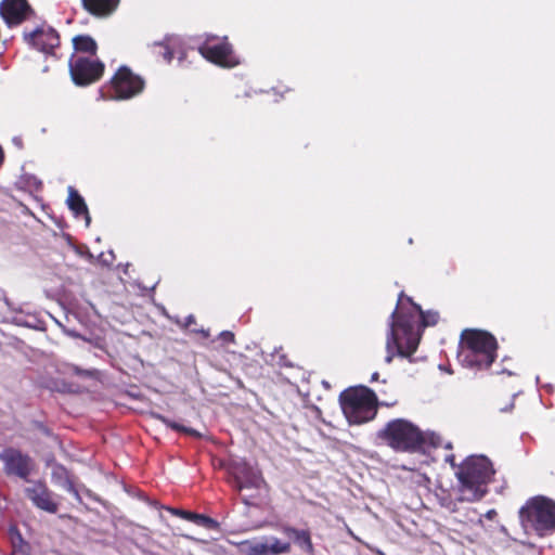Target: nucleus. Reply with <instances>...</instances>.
I'll use <instances>...</instances> for the list:
<instances>
[{"label": "nucleus", "mask_w": 555, "mask_h": 555, "mask_svg": "<svg viewBox=\"0 0 555 555\" xmlns=\"http://www.w3.org/2000/svg\"><path fill=\"white\" fill-rule=\"evenodd\" d=\"M60 518L64 519V518H70L69 515H61Z\"/></svg>", "instance_id": "nucleus-29"}, {"label": "nucleus", "mask_w": 555, "mask_h": 555, "mask_svg": "<svg viewBox=\"0 0 555 555\" xmlns=\"http://www.w3.org/2000/svg\"><path fill=\"white\" fill-rule=\"evenodd\" d=\"M73 46L76 52L95 55L98 51L96 41L89 35H78L73 38Z\"/></svg>", "instance_id": "nucleus-21"}, {"label": "nucleus", "mask_w": 555, "mask_h": 555, "mask_svg": "<svg viewBox=\"0 0 555 555\" xmlns=\"http://www.w3.org/2000/svg\"><path fill=\"white\" fill-rule=\"evenodd\" d=\"M67 204L69 209L74 212L76 217H85L87 225L90 223L91 219L89 216L88 207L82 198V196L73 188H69Z\"/></svg>", "instance_id": "nucleus-19"}, {"label": "nucleus", "mask_w": 555, "mask_h": 555, "mask_svg": "<svg viewBox=\"0 0 555 555\" xmlns=\"http://www.w3.org/2000/svg\"><path fill=\"white\" fill-rule=\"evenodd\" d=\"M0 460L4 464L7 474L18 476L24 480H27L34 468L31 457L15 448L3 449L0 453Z\"/></svg>", "instance_id": "nucleus-12"}, {"label": "nucleus", "mask_w": 555, "mask_h": 555, "mask_svg": "<svg viewBox=\"0 0 555 555\" xmlns=\"http://www.w3.org/2000/svg\"><path fill=\"white\" fill-rule=\"evenodd\" d=\"M218 339L222 341L223 345L234 344L235 343V335L231 331H222Z\"/></svg>", "instance_id": "nucleus-25"}, {"label": "nucleus", "mask_w": 555, "mask_h": 555, "mask_svg": "<svg viewBox=\"0 0 555 555\" xmlns=\"http://www.w3.org/2000/svg\"><path fill=\"white\" fill-rule=\"evenodd\" d=\"M153 416L156 420L160 421L166 426L170 427L171 429H173L176 431L184 433V434H186L189 436H192V437H195V438H201L202 437L201 434L197 430H195V429H193L191 427H185V426H183V425H181L179 423H176L173 421H170L168 417H166V416H164L162 414H155L154 413Z\"/></svg>", "instance_id": "nucleus-23"}, {"label": "nucleus", "mask_w": 555, "mask_h": 555, "mask_svg": "<svg viewBox=\"0 0 555 555\" xmlns=\"http://www.w3.org/2000/svg\"><path fill=\"white\" fill-rule=\"evenodd\" d=\"M242 545L249 555H281L292 551L289 542H283L274 537L263 541H244Z\"/></svg>", "instance_id": "nucleus-14"}, {"label": "nucleus", "mask_w": 555, "mask_h": 555, "mask_svg": "<svg viewBox=\"0 0 555 555\" xmlns=\"http://www.w3.org/2000/svg\"><path fill=\"white\" fill-rule=\"evenodd\" d=\"M390 320L385 358L388 364L392 362L396 354L402 358L412 357L418 347L423 330L436 325L439 313L430 310L423 311L420 305L401 292Z\"/></svg>", "instance_id": "nucleus-1"}, {"label": "nucleus", "mask_w": 555, "mask_h": 555, "mask_svg": "<svg viewBox=\"0 0 555 555\" xmlns=\"http://www.w3.org/2000/svg\"><path fill=\"white\" fill-rule=\"evenodd\" d=\"M228 474L229 482L240 493L245 489L258 491L268 487L261 470L253 467L244 460L233 461L228 467Z\"/></svg>", "instance_id": "nucleus-7"}, {"label": "nucleus", "mask_w": 555, "mask_h": 555, "mask_svg": "<svg viewBox=\"0 0 555 555\" xmlns=\"http://www.w3.org/2000/svg\"><path fill=\"white\" fill-rule=\"evenodd\" d=\"M144 79L128 66H120L111 80L103 87V96L109 100H129L142 93Z\"/></svg>", "instance_id": "nucleus-6"}, {"label": "nucleus", "mask_w": 555, "mask_h": 555, "mask_svg": "<svg viewBox=\"0 0 555 555\" xmlns=\"http://www.w3.org/2000/svg\"><path fill=\"white\" fill-rule=\"evenodd\" d=\"M24 41L34 49L46 54H54L56 48L60 47V35L50 26H39L31 31L23 33Z\"/></svg>", "instance_id": "nucleus-10"}, {"label": "nucleus", "mask_w": 555, "mask_h": 555, "mask_svg": "<svg viewBox=\"0 0 555 555\" xmlns=\"http://www.w3.org/2000/svg\"><path fill=\"white\" fill-rule=\"evenodd\" d=\"M514 408H515V403L513 401L508 406L502 408L501 411L508 412V411H512Z\"/></svg>", "instance_id": "nucleus-28"}, {"label": "nucleus", "mask_w": 555, "mask_h": 555, "mask_svg": "<svg viewBox=\"0 0 555 555\" xmlns=\"http://www.w3.org/2000/svg\"><path fill=\"white\" fill-rule=\"evenodd\" d=\"M216 40H218L216 36H207L205 41L198 47L199 54L208 62L221 67L231 68L238 65L240 61L228 37H223L215 42Z\"/></svg>", "instance_id": "nucleus-8"}, {"label": "nucleus", "mask_w": 555, "mask_h": 555, "mask_svg": "<svg viewBox=\"0 0 555 555\" xmlns=\"http://www.w3.org/2000/svg\"><path fill=\"white\" fill-rule=\"evenodd\" d=\"M120 0H81L86 12L98 18H106L118 9Z\"/></svg>", "instance_id": "nucleus-16"}, {"label": "nucleus", "mask_w": 555, "mask_h": 555, "mask_svg": "<svg viewBox=\"0 0 555 555\" xmlns=\"http://www.w3.org/2000/svg\"><path fill=\"white\" fill-rule=\"evenodd\" d=\"M255 498H257V495H243L242 502L247 506H254L256 505L255 502L253 501Z\"/></svg>", "instance_id": "nucleus-27"}, {"label": "nucleus", "mask_w": 555, "mask_h": 555, "mask_svg": "<svg viewBox=\"0 0 555 555\" xmlns=\"http://www.w3.org/2000/svg\"><path fill=\"white\" fill-rule=\"evenodd\" d=\"M435 495L441 507H444L450 513L457 512V502L460 501L457 498L454 500L448 490L441 488L436 491Z\"/></svg>", "instance_id": "nucleus-24"}, {"label": "nucleus", "mask_w": 555, "mask_h": 555, "mask_svg": "<svg viewBox=\"0 0 555 555\" xmlns=\"http://www.w3.org/2000/svg\"><path fill=\"white\" fill-rule=\"evenodd\" d=\"M459 358L469 369H488L496 358L498 341L489 332L466 328L461 334Z\"/></svg>", "instance_id": "nucleus-3"}, {"label": "nucleus", "mask_w": 555, "mask_h": 555, "mask_svg": "<svg viewBox=\"0 0 555 555\" xmlns=\"http://www.w3.org/2000/svg\"><path fill=\"white\" fill-rule=\"evenodd\" d=\"M105 65L100 60L78 56L69 62L70 77L76 86L86 87L99 81L104 75Z\"/></svg>", "instance_id": "nucleus-9"}, {"label": "nucleus", "mask_w": 555, "mask_h": 555, "mask_svg": "<svg viewBox=\"0 0 555 555\" xmlns=\"http://www.w3.org/2000/svg\"><path fill=\"white\" fill-rule=\"evenodd\" d=\"M9 535L12 543L13 555H29L30 546L25 542L16 527L9 529Z\"/></svg>", "instance_id": "nucleus-22"}, {"label": "nucleus", "mask_w": 555, "mask_h": 555, "mask_svg": "<svg viewBox=\"0 0 555 555\" xmlns=\"http://www.w3.org/2000/svg\"><path fill=\"white\" fill-rule=\"evenodd\" d=\"M282 532L291 538L294 543L307 555H314L315 548L312 543L311 532L309 529H297L292 526H283Z\"/></svg>", "instance_id": "nucleus-17"}, {"label": "nucleus", "mask_w": 555, "mask_h": 555, "mask_svg": "<svg viewBox=\"0 0 555 555\" xmlns=\"http://www.w3.org/2000/svg\"><path fill=\"white\" fill-rule=\"evenodd\" d=\"M494 474L491 462L486 456H469L460 466L456 477L460 481V502H476L487 493V483Z\"/></svg>", "instance_id": "nucleus-2"}, {"label": "nucleus", "mask_w": 555, "mask_h": 555, "mask_svg": "<svg viewBox=\"0 0 555 555\" xmlns=\"http://www.w3.org/2000/svg\"><path fill=\"white\" fill-rule=\"evenodd\" d=\"M51 479L56 486L65 489L76 499L80 500L79 491L75 486L74 476L65 466L62 464H55L52 467Z\"/></svg>", "instance_id": "nucleus-18"}, {"label": "nucleus", "mask_w": 555, "mask_h": 555, "mask_svg": "<svg viewBox=\"0 0 555 555\" xmlns=\"http://www.w3.org/2000/svg\"><path fill=\"white\" fill-rule=\"evenodd\" d=\"M181 48V40L176 36H166L164 40L152 44V53L157 60L170 63Z\"/></svg>", "instance_id": "nucleus-15"}, {"label": "nucleus", "mask_w": 555, "mask_h": 555, "mask_svg": "<svg viewBox=\"0 0 555 555\" xmlns=\"http://www.w3.org/2000/svg\"><path fill=\"white\" fill-rule=\"evenodd\" d=\"M34 14L27 0H2L0 3V15L10 27L21 25Z\"/></svg>", "instance_id": "nucleus-13"}, {"label": "nucleus", "mask_w": 555, "mask_h": 555, "mask_svg": "<svg viewBox=\"0 0 555 555\" xmlns=\"http://www.w3.org/2000/svg\"><path fill=\"white\" fill-rule=\"evenodd\" d=\"M25 495L40 511L49 514H55L59 511L57 495L42 480L33 481L29 487H26Z\"/></svg>", "instance_id": "nucleus-11"}, {"label": "nucleus", "mask_w": 555, "mask_h": 555, "mask_svg": "<svg viewBox=\"0 0 555 555\" xmlns=\"http://www.w3.org/2000/svg\"><path fill=\"white\" fill-rule=\"evenodd\" d=\"M168 509L172 515L179 516L185 520L192 521V522H194L198 526H203L205 528H212L216 525V521L212 518L202 515V514H196V513L180 509V508H168Z\"/></svg>", "instance_id": "nucleus-20"}, {"label": "nucleus", "mask_w": 555, "mask_h": 555, "mask_svg": "<svg viewBox=\"0 0 555 555\" xmlns=\"http://www.w3.org/2000/svg\"><path fill=\"white\" fill-rule=\"evenodd\" d=\"M376 439L396 452L415 453L424 449L425 437L414 423L395 418L376 433Z\"/></svg>", "instance_id": "nucleus-4"}, {"label": "nucleus", "mask_w": 555, "mask_h": 555, "mask_svg": "<svg viewBox=\"0 0 555 555\" xmlns=\"http://www.w3.org/2000/svg\"><path fill=\"white\" fill-rule=\"evenodd\" d=\"M74 373L78 376L94 377L96 374L95 370H82L78 366H74Z\"/></svg>", "instance_id": "nucleus-26"}, {"label": "nucleus", "mask_w": 555, "mask_h": 555, "mask_svg": "<svg viewBox=\"0 0 555 555\" xmlns=\"http://www.w3.org/2000/svg\"><path fill=\"white\" fill-rule=\"evenodd\" d=\"M377 376H378V374H377V373H374V374H373V376H372V378H373V379H376V378H377Z\"/></svg>", "instance_id": "nucleus-30"}, {"label": "nucleus", "mask_w": 555, "mask_h": 555, "mask_svg": "<svg viewBox=\"0 0 555 555\" xmlns=\"http://www.w3.org/2000/svg\"><path fill=\"white\" fill-rule=\"evenodd\" d=\"M341 411L350 425H361L377 415L378 399L369 387H350L339 395Z\"/></svg>", "instance_id": "nucleus-5"}]
</instances>
